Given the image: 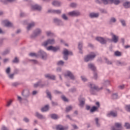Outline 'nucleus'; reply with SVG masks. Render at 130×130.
Instances as JSON below:
<instances>
[{"label": "nucleus", "mask_w": 130, "mask_h": 130, "mask_svg": "<svg viewBox=\"0 0 130 130\" xmlns=\"http://www.w3.org/2000/svg\"><path fill=\"white\" fill-rule=\"evenodd\" d=\"M30 95H31V94L30 93V90H29V89H23L21 92V95L22 96L23 98L20 96H18V100L19 101V102H22L23 100H24V101L25 102H29L28 98V97H30Z\"/></svg>", "instance_id": "nucleus-1"}, {"label": "nucleus", "mask_w": 130, "mask_h": 130, "mask_svg": "<svg viewBox=\"0 0 130 130\" xmlns=\"http://www.w3.org/2000/svg\"><path fill=\"white\" fill-rule=\"evenodd\" d=\"M95 57H96V54L94 52H90L89 54L84 57V61L85 62L91 61V60H93Z\"/></svg>", "instance_id": "nucleus-2"}, {"label": "nucleus", "mask_w": 130, "mask_h": 130, "mask_svg": "<svg viewBox=\"0 0 130 130\" xmlns=\"http://www.w3.org/2000/svg\"><path fill=\"white\" fill-rule=\"evenodd\" d=\"M53 44H55V40L54 39H49L43 42L42 46L46 47L47 45H53Z\"/></svg>", "instance_id": "nucleus-3"}, {"label": "nucleus", "mask_w": 130, "mask_h": 130, "mask_svg": "<svg viewBox=\"0 0 130 130\" xmlns=\"http://www.w3.org/2000/svg\"><path fill=\"white\" fill-rule=\"evenodd\" d=\"M63 58L64 60H68L69 59V55H73V52L69 51L67 49H64L63 52Z\"/></svg>", "instance_id": "nucleus-4"}, {"label": "nucleus", "mask_w": 130, "mask_h": 130, "mask_svg": "<svg viewBox=\"0 0 130 130\" xmlns=\"http://www.w3.org/2000/svg\"><path fill=\"white\" fill-rule=\"evenodd\" d=\"M40 57L43 60H46L47 59V53L44 52V51L41 50L38 53V57Z\"/></svg>", "instance_id": "nucleus-5"}, {"label": "nucleus", "mask_w": 130, "mask_h": 130, "mask_svg": "<svg viewBox=\"0 0 130 130\" xmlns=\"http://www.w3.org/2000/svg\"><path fill=\"white\" fill-rule=\"evenodd\" d=\"M95 40H96V41H99V42H100L101 44H106V43H107V41H110V39H105L103 37H98L95 38Z\"/></svg>", "instance_id": "nucleus-6"}, {"label": "nucleus", "mask_w": 130, "mask_h": 130, "mask_svg": "<svg viewBox=\"0 0 130 130\" xmlns=\"http://www.w3.org/2000/svg\"><path fill=\"white\" fill-rule=\"evenodd\" d=\"M47 50H51L52 51H53V52H57V51H59V50H60V47H59V46H57L55 47L53 46H49L47 47Z\"/></svg>", "instance_id": "nucleus-7"}, {"label": "nucleus", "mask_w": 130, "mask_h": 130, "mask_svg": "<svg viewBox=\"0 0 130 130\" xmlns=\"http://www.w3.org/2000/svg\"><path fill=\"white\" fill-rule=\"evenodd\" d=\"M68 15L70 17H80L81 12L78 10H75L68 13Z\"/></svg>", "instance_id": "nucleus-8"}, {"label": "nucleus", "mask_w": 130, "mask_h": 130, "mask_svg": "<svg viewBox=\"0 0 130 130\" xmlns=\"http://www.w3.org/2000/svg\"><path fill=\"white\" fill-rule=\"evenodd\" d=\"M64 76L66 78H67V77H69V78H70V79H71V80H72L73 81H75V80H76V77H75L73 73H72V72L71 71H67L66 73L64 74Z\"/></svg>", "instance_id": "nucleus-9"}, {"label": "nucleus", "mask_w": 130, "mask_h": 130, "mask_svg": "<svg viewBox=\"0 0 130 130\" xmlns=\"http://www.w3.org/2000/svg\"><path fill=\"white\" fill-rule=\"evenodd\" d=\"M42 32V30L40 28L36 29L34 34L31 35V38H35L37 37V36H39V35H40L41 33Z\"/></svg>", "instance_id": "nucleus-10"}, {"label": "nucleus", "mask_w": 130, "mask_h": 130, "mask_svg": "<svg viewBox=\"0 0 130 130\" xmlns=\"http://www.w3.org/2000/svg\"><path fill=\"white\" fill-rule=\"evenodd\" d=\"M31 9L34 11H38V12H41L42 10V7L38 4H35L31 5Z\"/></svg>", "instance_id": "nucleus-11"}, {"label": "nucleus", "mask_w": 130, "mask_h": 130, "mask_svg": "<svg viewBox=\"0 0 130 130\" xmlns=\"http://www.w3.org/2000/svg\"><path fill=\"white\" fill-rule=\"evenodd\" d=\"M53 21L55 23V24H56L58 26H63V22L61 20L58 19V18H54Z\"/></svg>", "instance_id": "nucleus-12"}, {"label": "nucleus", "mask_w": 130, "mask_h": 130, "mask_svg": "<svg viewBox=\"0 0 130 130\" xmlns=\"http://www.w3.org/2000/svg\"><path fill=\"white\" fill-rule=\"evenodd\" d=\"M111 35L112 36V41L114 43H117L118 42V36L114 35L113 33H111Z\"/></svg>", "instance_id": "nucleus-13"}, {"label": "nucleus", "mask_w": 130, "mask_h": 130, "mask_svg": "<svg viewBox=\"0 0 130 130\" xmlns=\"http://www.w3.org/2000/svg\"><path fill=\"white\" fill-rule=\"evenodd\" d=\"M89 17L90 19H97V18H99V13H90Z\"/></svg>", "instance_id": "nucleus-14"}, {"label": "nucleus", "mask_w": 130, "mask_h": 130, "mask_svg": "<svg viewBox=\"0 0 130 130\" xmlns=\"http://www.w3.org/2000/svg\"><path fill=\"white\" fill-rule=\"evenodd\" d=\"M45 78L46 79H48V80H53L54 81L55 80V75H50V74H47L44 75Z\"/></svg>", "instance_id": "nucleus-15"}, {"label": "nucleus", "mask_w": 130, "mask_h": 130, "mask_svg": "<svg viewBox=\"0 0 130 130\" xmlns=\"http://www.w3.org/2000/svg\"><path fill=\"white\" fill-rule=\"evenodd\" d=\"M89 88H90L92 91H93V90H96V91H99L100 90H102V89H103V87H102L98 88V87H97V86H95V84H90L89 85Z\"/></svg>", "instance_id": "nucleus-16"}, {"label": "nucleus", "mask_w": 130, "mask_h": 130, "mask_svg": "<svg viewBox=\"0 0 130 130\" xmlns=\"http://www.w3.org/2000/svg\"><path fill=\"white\" fill-rule=\"evenodd\" d=\"M88 68L89 70H91V71H92L93 72H95L96 71V67H95V65L93 63H88Z\"/></svg>", "instance_id": "nucleus-17"}, {"label": "nucleus", "mask_w": 130, "mask_h": 130, "mask_svg": "<svg viewBox=\"0 0 130 130\" xmlns=\"http://www.w3.org/2000/svg\"><path fill=\"white\" fill-rule=\"evenodd\" d=\"M69 128V127H63V125L61 124H58L56 125V130H67Z\"/></svg>", "instance_id": "nucleus-18"}, {"label": "nucleus", "mask_w": 130, "mask_h": 130, "mask_svg": "<svg viewBox=\"0 0 130 130\" xmlns=\"http://www.w3.org/2000/svg\"><path fill=\"white\" fill-rule=\"evenodd\" d=\"M78 48L79 50V53L83 54V42H80L78 43Z\"/></svg>", "instance_id": "nucleus-19"}, {"label": "nucleus", "mask_w": 130, "mask_h": 130, "mask_svg": "<svg viewBox=\"0 0 130 130\" xmlns=\"http://www.w3.org/2000/svg\"><path fill=\"white\" fill-rule=\"evenodd\" d=\"M35 116L39 118V119H45V117L44 115L39 113L38 112H36Z\"/></svg>", "instance_id": "nucleus-20"}, {"label": "nucleus", "mask_w": 130, "mask_h": 130, "mask_svg": "<svg viewBox=\"0 0 130 130\" xmlns=\"http://www.w3.org/2000/svg\"><path fill=\"white\" fill-rule=\"evenodd\" d=\"M52 5L54 7H60V6L61 5V3L59 2V1L54 0L52 2Z\"/></svg>", "instance_id": "nucleus-21"}, {"label": "nucleus", "mask_w": 130, "mask_h": 130, "mask_svg": "<svg viewBox=\"0 0 130 130\" xmlns=\"http://www.w3.org/2000/svg\"><path fill=\"white\" fill-rule=\"evenodd\" d=\"M4 23H5L6 27H12L14 26L13 25V23H12V22H11L9 21L5 20L4 21Z\"/></svg>", "instance_id": "nucleus-22"}, {"label": "nucleus", "mask_w": 130, "mask_h": 130, "mask_svg": "<svg viewBox=\"0 0 130 130\" xmlns=\"http://www.w3.org/2000/svg\"><path fill=\"white\" fill-rule=\"evenodd\" d=\"M86 100L85 98H82L81 100H79V106L80 107H83L84 105H85V102Z\"/></svg>", "instance_id": "nucleus-23"}, {"label": "nucleus", "mask_w": 130, "mask_h": 130, "mask_svg": "<svg viewBox=\"0 0 130 130\" xmlns=\"http://www.w3.org/2000/svg\"><path fill=\"white\" fill-rule=\"evenodd\" d=\"M117 21V19H116V18L114 17H111L110 18L109 22L110 24H114Z\"/></svg>", "instance_id": "nucleus-24"}, {"label": "nucleus", "mask_w": 130, "mask_h": 130, "mask_svg": "<svg viewBox=\"0 0 130 130\" xmlns=\"http://www.w3.org/2000/svg\"><path fill=\"white\" fill-rule=\"evenodd\" d=\"M102 84L103 87H107V86H109V85H110V81L108 80H104Z\"/></svg>", "instance_id": "nucleus-25"}, {"label": "nucleus", "mask_w": 130, "mask_h": 130, "mask_svg": "<svg viewBox=\"0 0 130 130\" xmlns=\"http://www.w3.org/2000/svg\"><path fill=\"white\" fill-rule=\"evenodd\" d=\"M49 110V106L47 105L41 109L42 112H46Z\"/></svg>", "instance_id": "nucleus-26"}, {"label": "nucleus", "mask_w": 130, "mask_h": 130, "mask_svg": "<svg viewBox=\"0 0 130 130\" xmlns=\"http://www.w3.org/2000/svg\"><path fill=\"white\" fill-rule=\"evenodd\" d=\"M34 26H35V23L31 22V23H29L28 24V26L26 27L27 31H29V30H31V29H32V28H33V27H34Z\"/></svg>", "instance_id": "nucleus-27"}, {"label": "nucleus", "mask_w": 130, "mask_h": 130, "mask_svg": "<svg viewBox=\"0 0 130 130\" xmlns=\"http://www.w3.org/2000/svg\"><path fill=\"white\" fill-rule=\"evenodd\" d=\"M117 66H126V63L124 61H120V60L116 61Z\"/></svg>", "instance_id": "nucleus-28"}, {"label": "nucleus", "mask_w": 130, "mask_h": 130, "mask_svg": "<svg viewBox=\"0 0 130 130\" xmlns=\"http://www.w3.org/2000/svg\"><path fill=\"white\" fill-rule=\"evenodd\" d=\"M1 2H3L4 5H8L9 3H14V2H16V0H4V1H1Z\"/></svg>", "instance_id": "nucleus-29"}, {"label": "nucleus", "mask_w": 130, "mask_h": 130, "mask_svg": "<svg viewBox=\"0 0 130 130\" xmlns=\"http://www.w3.org/2000/svg\"><path fill=\"white\" fill-rule=\"evenodd\" d=\"M109 115H111V116H113V117H116L117 116V113L111 111L110 113L107 114V116H109Z\"/></svg>", "instance_id": "nucleus-30"}, {"label": "nucleus", "mask_w": 130, "mask_h": 130, "mask_svg": "<svg viewBox=\"0 0 130 130\" xmlns=\"http://www.w3.org/2000/svg\"><path fill=\"white\" fill-rule=\"evenodd\" d=\"M72 110L73 106H69L66 108L65 112H66V113H69V112H70V111H72Z\"/></svg>", "instance_id": "nucleus-31"}, {"label": "nucleus", "mask_w": 130, "mask_h": 130, "mask_svg": "<svg viewBox=\"0 0 130 130\" xmlns=\"http://www.w3.org/2000/svg\"><path fill=\"white\" fill-rule=\"evenodd\" d=\"M123 6L124 7V8H125V9H128L130 8V2H124L123 4Z\"/></svg>", "instance_id": "nucleus-32"}, {"label": "nucleus", "mask_w": 130, "mask_h": 130, "mask_svg": "<svg viewBox=\"0 0 130 130\" xmlns=\"http://www.w3.org/2000/svg\"><path fill=\"white\" fill-rule=\"evenodd\" d=\"M46 34L48 37H51L54 35V34L50 31H46Z\"/></svg>", "instance_id": "nucleus-33"}, {"label": "nucleus", "mask_w": 130, "mask_h": 130, "mask_svg": "<svg viewBox=\"0 0 130 130\" xmlns=\"http://www.w3.org/2000/svg\"><path fill=\"white\" fill-rule=\"evenodd\" d=\"M111 4H114V5H116V6H117V5H119L120 4V1L119 0H112L111 1Z\"/></svg>", "instance_id": "nucleus-34"}, {"label": "nucleus", "mask_w": 130, "mask_h": 130, "mask_svg": "<svg viewBox=\"0 0 130 130\" xmlns=\"http://www.w3.org/2000/svg\"><path fill=\"white\" fill-rule=\"evenodd\" d=\"M62 19L64 21H69V17L67 16L66 14H63L61 16Z\"/></svg>", "instance_id": "nucleus-35"}, {"label": "nucleus", "mask_w": 130, "mask_h": 130, "mask_svg": "<svg viewBox=\"0 0 130 130\" xmlns=\"http://www.w3.org/2000/svg\"><path fill=\"white\" fill-rule=\"evenodd\" d=\"M11 50L9 49H6L3 53L2 55H7V54H9L10 53Z\"/></svg>", "instance_id": "nucleus-36"}, {"label": "nucleus", "mask_w": 130, "mask_h": 130, "mask_svg": "<svg viewBox=\"0 0 130 130\" xmlns=\"http://www.w3.org/2000/svg\"><path fill=\"white\" fill-rule=\"evenodd\" d=\"M120 22L123 27L126 26V23L125 22V20L124 19H120Z\"/></svg>", "instance_id": "nucleus-37"}, {"label": "nucleus", "mask_w": 130, "mask_h": 130, "mask_svg": "<svg viewBox=\"0 0 130 130\" xmlns=\"http://www.w3.org/2000/svg\"><path fill=\"white\" fill-rule=\"evenodd\" d=\"M46 94L48 98H49L50 100H52L51 93L48 90H46Z\"/></svg>", "instance_id": "nucleus-38"}, {"label": "nucleus", "mask_w": 130, "mask_h": 130, "mask_svg": "<svg viewBox=\"0 0 130 130\" xmlns=\"http://www.w3.org/2000/svg\"><path fill=\"white\" fill-rule=\"evenodd\" d=\"M98 109V107L95 106H93L90 109V112L93 113V112H95V111H96V110H97Z\"/></svg>", "instance_id": "nucleus-39"}, {"label": "nucleus", "mask_w": 130, "mask_h": 130, "mask_svg": "<svg viewBox=\"0 0 130 130\" xmlns=\"http://www.w3.org/2000/svg\"><path fill=\"white\" fill-rule=\"evenodd\" d=\"M50 116L52 119H58V116L55 114H52L50 115Z\"/></svg>", "instance_id": "nucleus-40"}, {"label": "nucleus", "mask_w": 130, "mask_h": 130, "mask_svg": "<svg viewBox=\"0 0 130 130\" xmlns=\"http://www.w3.org/2000/svg\"><path fill=\"white\" fill-rule=\"evenodd\" d=\"M12 103H13V100H10L7 102L6 106L7 107H10V106L12 105Z\"/></svg>", "instance_id": "nucleus-41"}, {"label": "nucleus", "mask_w": 130, "mask_h": 130, "mask_svg": "<svg viewBox=\"0 0 130 130\" xmlns=\"http://www.w3.org/2000/svg\"><path fill=\"white\" fill-rule=\"evenodd\" d=\"M124 127L126 129H130V123L128 122L125 123V125H124Z\"/></svg>", "instance_id": "nucleus-42"}, {"label": "nucleus", "mask_w": 130, "mask_h": 130, "mask_svg": "<svg viewBox=\"0 0 130 130\" xmlns=\"http://www.w3.org/2000/svg\"><path fill=\"white\" fill-rule=\"evenodd\" d=\"M112 0H102V3L104 5H108L109 3H111Z\"/></svg>", "instance_id": "nucleus-43"}, {"label": "nucleus", "mask_w": 130, "mask_h": 130, "mask_svg": "<svg viewBox=\"0 0 130 130\" xmlns=\"http://www.w3.org/2000/svg\"><path fill=\"white\" fill-rule=\"evenodd\" d=\"M45 84L42 83V81L41 80L39 81V87L40 88H43V87H45Z\"/></svg>", "instance_id": "nucleus-44"}, {"label": "nucleus", "mask_w": 130, "mask_h": 130, "mask_svg": "<svg viewBox=\"0 0 130 130\" xmlns=\"http://www.w3.org/2000/svg\"><path fill=\"white\" fill-rule=\"evenodd\" d=\"M95 121L96 126H98V127H99V126H100V123H99V119L98 118H95Z\"/></svg>", "instance_id": "nucleus-45"}, {"label": "nucleus", "mask_w": 130, "mask_h": 130, "mask_svg": "<svg viewBox=\"0 0 130 130\" xmlns=\"http://www.w3.org/2000/svg\"><path fill=\"white\" fill-rule=\"evenodd\" d=\"M114 55H115V56H121V52L117 51L114 52Z\"/></svg>", "instance_id": "nucleus-46"}, {"label": "nucleus", "mask_w": 130, "mask_h": 130, "mask_svg": "<svg viewBox=\"0 0 130 130\" xmlns=\"http://www.w3.org/2000/svg\"><path fill=\"white\" fill-rule=\"evenodd\" d=\"M19 60L18 58V57H15L14 59L13 60L12 62L14 63H19Z\"/></svg>", "instance_id": "nucleus-47"}, {"label": "nucleus", "mask_w": 130, "mask_h": 130, "mask_svg": "<svg viewBox=\"0 0 130 130\" xmlns=\"http://www.w3.org/2000/svg\"><path fill=\"white\" fill-rule=\"evenodd\" d=\"M29 56H35V57H38V54H36L35 53H30L29 54Z\"/></svg>", "instance_id": "nucleus-48"}, {"label": "nucleus", "mask_w": 130, "mask_h": 130, "mask_svg": "<svg viewBox=\"0 0 130 130\" xmlns=\"http://www.w3.org/2000/svg\"><path fill=\"white\" fill-rule=\"evenodd\" d=\"M100 12H101L102 14H107L108 13L106 10L103 9H100Z\"/></svg>", "instance_id": "nucleus-49"}, {"label": "nucleus", "mask_w": 130, "mask_h": 130, "mask_svg": "<svg viewBox=\"0 0 130 130\" xmlns=\"http://www.w3.org/2000/svg\"><path fill=\"white\" fill-rule=\"evenodd\" d=\"M23 120L24 122H26V123H29V122H30V119L27 117H24Z\"/></svg>", "instance_id": "nucleus-50"}, {"label": "nucleus", "mask_w": 130, "mask_h": 130, "mask_svg": "<svg viewBox=\"0 0 130 130\" xmlns=\"http://www.w3.org/2000/svg\"><path fill=\"white\" fill-rule=\"evenodd\" d=\"M14 77H15V74L14 73L8 74V77L9 78V79H11V80H13Z\"/></svg>", "instance_id": "nucleus-51"}, {"label": "nucleus", "mask_w": 130, "mask_h": 130, "mask_svg": "<svg viewBox=\"0 0 130 130\" xmlns=\"http://www.w3.org/2000/svg\"><path fill=\"white\" fill-rule=\"evenodd\" d=\"M6 73L7 74V75H9L11 73V68L8 67L6 70Z\"/></svg>", "instance_id": "nucleus-52"}, {"label": "nucleus", "mask_w": 130, "mask_h": 130, "mask_svg": "<svg viewBox=\"0 0 130 130\" xmlns=\"http://www.w3.org/2000/svg\"><path fill=\"white\" fill-rule=\"evenodd\" d=\"M112 99H117V98H118V95H117V93H113L112 94Z\"/></svg>", "instance_id": "nucleus-53"}, {"label": "nucleus", "mask_w": 130, "mask_h": 130, "mask_svg": "<svg viewBox=\"0 0 130 130\" xmlns=\"http://www.w3.org/2000/svg\"><path fill=\"white\" fill-rule=\"evenodd\" d=\"M93 79H94V80H97V79H98V75L96 72L93 73Z\"/></svg>", "instance_id": "nucleus-54"}, {"label": "nucleus", "mask_w": 130, "mask_h": 130, "mask_svg": "<svg viewBox=\"0 0 130 130\" xmlns=\"http://www.w3.org/2000/svg\"><path fill=\"white\" fill-rule=\"evenodd\" d=\"M29 61H31V62H32V63H34L35 64H37V63H38V61L35 59H30L29 60Z\"/></svg>", "instance_id": "nucleus-55"}, {"label": "nucleus", "mask_w": 130, "mask_h": 130, "mask_svg": "<svg viewBox=\"0 0 130 130\" xmlns=\"http://www.w3.org/2000/svg\"><path fill=\"white\" fill-rule=\"evenodd\" d=\"M58 66H63V64H64V62L62 60H60L57 62Z\"/></svg>", "instance_id": "nucleus-56"}, {"label": "nucleus", "mask_w": 130, "mask_h": 130, "mask_svg": "<svg viewBox=\"0 0 130 130\" xmlns=\"http://www.w3.org/2000/svg\"><path fill=\"white\" fill-rule=\"evenodd\" d=\"M106 60V63H107L108 64H112V62L111 61L109 60L108 58H105Z\"/></svg>", "instance_id": "nucleus-57"}, {"label": "nucleus", "mask_w": 130, "mask_h": 130, "mask_svg": "<svg viewBox=\"0 0 130 130\" xmlns=\"http://www.w3.org/2000/svg\"><path fill=\"white\" fill-rule=\"evenodd\" d=\"M61 13V11L59 10H54V14H57L58 15Z\"/></svg>", "instance_id": "nucleus-58"}, {"label": "nucleus", "mask_w": 130, "mask_h": 130, "mask_svg": "<svg viewBox=\"0 0 130 130\" xmlns=\"http://www.w3.org/2000/svg\"><path fill=\"white\" fill-rule=\"evenodd\" d=\"M61 98L63 101H65L66 102H68V99L64 95H62Z\"/></svg>", "instance_id": "nucleus-59"}, {"label": "nucleus", "mask_w": 130, "mask_h": 130, "mask_svg": "<svg viewBox=\"0 0 130 130\" xmlns=\"http://www.w3.org/2000/svg\"><path fill=\"white\" fill-rule=\"evenodd\" d=\"M70 91L72 92V93H75V92H77V88H73L70 89Z\"/></svg>", "instance_id": "nucleus-60"}, {"label": "nucleus", "mask_w": 130, "mask_h": 130, "mask_svg": "<svg viewBox=\"0 0 130 130\" xmlns=\"http://www.w3.org/2000/svg\"><path fill=\"white\" fill-rule=\"evenodd\" d=\"M81 78L83 82H87V81H88V79H87V78L85 77V76H81Z\"/></svg>", "instance_id": "nucleus-61"}, {"label": "nucleus", "mask_w": 130, "mask_h": 130, "mask_svg": "<svg viewBox=\"0 0 130 130\" xmlns=\"http://www.w3.org/2000/svg\"><path fill=\"white\" fill-rule=\"evenodd\" d=\"M125 108L126 111H128V112H130V105L126 106Z\"/></svg>", "instance_id": "nucleus-62"}, {"label": "nucleus", "mask_w": 130, "mask_h": 130, "mask_svg": "<svg viewBox=\"0 0 130 130\" xmlns=\"http://www.w3.org/2000/svg\"><path fill=\"white\" fill-rule=\"evenodd\" d=\"M118 89H119L120 90H122L123 89H124V85H119L118 86Z\"/></svg>", "instance_id": "nucleus-63"}, {"label": "nucleus", "mask_w": 130, "mask_h": 130, "mask_svg": "<svg viewBox=\"0 0 130 130\" xmlns=\"http://www.w3.org/2000/svg\"><path fill=\"white\" fill-rule=\"evenodd\" d=\"M12 85L13 87H17V86H19V84L18 82H14Z\"/></svg>", "instance_id": "nucleus-64"}]
</instances>
